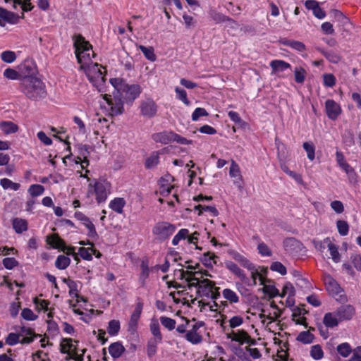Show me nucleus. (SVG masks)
Instances as JSON below:
<instances>
[{"label":"nucleus","instance_id":"nucleus-1","mask_svg":"<svg viewBox=\"0 0 361 361\" xmlns=\"http://www.w3.org/2000/svg\"><path fill=\"white\" fill-rule=\"evenodd\" d=\"M182 277L188 281L190 288H195L200 298L215 299L219 295V288L216 287L214 281L207 279H202V274L198 271H184Z\"/></svg>","mask_w":361,"mask_h":361},{"label":"nucleus","instance_id":"nucleus-2","mask_svg":"<svg viewBox=\"0 0 361 361\" xmlns=\"http://www.w3.org/2000/svg\"><path fill=\"white\" fill-rule=\"evenodd\" d=\"M21 91L30 99H39L46 95L45 85L43 82L35 76H26L21 80Z\"/></svg>","mask_w":361,"mask_h":361},{"label":"nucleus","instance_id":"nucleus-3","mask_svg":"<svg viewBox=\"0 0 361 361\" xmlns=\"http://www.w3.org/2000/svg\"><path fill=\"white\" fill-rule=\"evenodd\" d=\"M75 52L80 68L84 69L94 63L91 58L94 56L92 46L81 35L75 36L73 39Z\"/></svg>","mask_w":361,"mask_h":361},{"label":"nucleus","instance_id":"nucleus-4","mask_svg":"<svg viewBox=\"0 0 361 361\" xmlns=\"http://www.w3.org/2000/svg\"><path fill=\"white\" fill-rule=\"evenodd\" d=\"M110 83L114 91H116L126 100L133 101L142 92L141 87L139 85H128L121 78H111Z\"/></svg>","mask_w":361,"mask_h":361},{"label":"nucleus","instance_id":"nucleus-5","mask_svg":"<svg viewBox=\"0 0 361 361\" xmlns=\"http://www.w3.org/2000/svg\"><path fill=\"white\" fill-rule=\"evenodd\" d=\"M104 68L97 63L89 65L83 69L86 76L92 85L99 92L104 93L106 92V83L105 75L102 69Z\"/></svg>","mask_w":361,"mask_h":361},{"label":"nucleus","instance_id":"nucleus-6","mask_svg":"<svg viewBox=\"0 0 361 361\" xmlns=\"http://www.w3.org/2000/svg\"><path fill=\"white\" fill-rule=\"evenodd\" d=\"M111 185L106 180L95 181L88 186L89 194H94L97 202L99 204L106 200L110 193Z\"/></svg>","mask_w":361,"mask_h":361},{"label":"nucleus","instance_id":"nucleus-7","mask_svg":"<svg viewBox=\"0 0 361 361\" xmlns=\"http://www.w3.org/2000/svg\"><path fill=\"white\" fill-rule=\"evenodd\" d=\"M225 334L226 338L230 341V343H236L239 345L253 343V341L248 333L243 329H227Z\"/></svg>","mask_w":361,"mask_h":361},{"label":"nucleus","instance_id":"nucleus-8","mask_svg":"<svg viewBox=\"0 0 361 361\" xmlns=\"http://www.w3.org/2000/svg\"><path fill=\"white\" fill-rule=\"evenodd\" d=\"M202 322H195L190 324L187 321L188 330L185 335V338L192 344H198L202 341V336L199 331L200 329L203 326Z\"/></svg>","mask_w":361,"mask_h":361},{"label":"nucleus","instance_id":"nucleus-9","mask_svg":"<svg viewBox=\"0 0 361 361\" xmlns=\"http://www.w3.org/2000/svg\"><path fill=\"white\" fill-rule=\"evenodd\" d=\"M47 243L54 248L66 252L68 255H72L75 261H79V254L75 252V248L73 247H67L64 240L57 234H52L47 236Z\"/></svg>","mask_w":361,"mask_h":361},{"label":"nucleus","instance_id":"nucleus-10","mask_svg":"<svg viewBox=\"0 0 361 361\" xmlns=\"http://www.w3.org/2000/svg\"><path fill=\"white\" fill-rule=\"evenodd\" d=\"M176 230V227L168 222L157 223L152 229V233L156 239L163 241L171 235Z\"/></svg>","mask_w":361,"mask_h":361},{"label":"nucleus","instance_id":"nucleus-11","mask_svg":"<svg viewBox=\"0 0 361 361\" xmlns=\"http://www.w3.org/2000/svg\"><path fill=\"white\" fill-rule=\"evenodd\" d=\"M199 235L200 233L197 231H195L194 233L190 234L188 229L182 228L173 237L172 240V244L173 245H177L181 240L186 239L188 244H192L195 245L196 249L200 250L201 248L199 247L197 245Z\"/></svg>","mask_w":361,"mask_h":361},{"label":"nucleus","instance_id":"nucleus-12","mask_svg":"<svg viewBox=\"0 0 361 361\" xmlns=\"http://www.w3.org/2000/svg\"><path fill=\"white\" fill-rule=\"evenodd\" d=\"M114 98H112L111 95L106 94L104 92V99L106 102L109 106L111 108V114L113 115H118L122 114L123 106L122 99L123 97H121V94L116 93L115 94V91L114 90Z\"/></svg>","mask_w":361,"mask_h":361},{"label":"nucleus","instance_id":"nucleus-13","mask_svg":"<svg viewBox=\"0 0 361 361\" xmlns=\"http://www.w3.org/2000/svg\"><path fill=\"white\" fill-rule=\"evenodd\" d=\"M140 109L141 115L147 118L154 117L157 112V105L151 98L142 100Z\"/></svg>","mask_w":361,"mask_h":361},{"label":"nucleus","instance_id":"nucleus-14","mask_svg":"<svg viewBox=\"0 0 361 361\" xmlns=\"http://www.w3.org/2000/svg\"><path fill=\"white\" fill-rule=\"evenodd\" d=\"M78 341L71 338H63L60 343V351L68 355V359L78 356L76 352Z\"/></svg>","mask_w":361,"mask_h":361},{"label":"nucleus","instance_id":"nucleus-15","mask_svg":"<svg viewBox=\"0 0 361 361\" xmlns=\"http://www.w3.org/2000/svg\"><path fill=\"white\" fill-rule=\"evenodd\" d=\"M74 216L77 220L80 221L82 224V225H84L87 228L88 231L87 235L89 237L92 238H95L97 237L98 235L96 231L94 225L87 216H86L81 212H76Z\"/></svg>","mask_w":361,"mask_h":361},{"label":"nucleus","instance_id":"nucleus-16","mask_svg":"<svg viewBox=\"0 0 361 361\" xmlns=\"http://www.w3.org/2000/svg\"><path fill=\"white\" fill-rule=\"evenodd\" d=\"M269 66L271 68V75L279 78L283 77L282 73L290 68V65L283 60H272Z\"/></svg>","mask_w":361,"mask_h":361},{"label":"nucleus","instance_id":"nucleus-17","mask_svg":"<svg viewBox=\"0 0 361 361\" xmlns=\"http://www.w3.org/2000/svg\"><path fill=\"white\" fill-rule=\"evenodd\" d=\"M341 322L350 320L355 314V307L349 304L343 305L335 311Z\"/></svg>","mask_w":361,"mask_h":361},{"label":"nucleus","instance_id":"nucleus-18","mask_svg":"<svg viewBox=\"0 0 361 361\" xmlns=\"http://www.w3.org/2000/svg\"><path fill=\"white\" fill-rule=\"evenodd\" d=\"M21 344H30L36 338L41 337L40 334H35L32 329L28 327L22 326L18 332Z\"/></svg>","mask_w":361,"mask_h":361},{"label":"nucleus","instance_id":"nucleus-19","mask_svg":"<svg viewBox=\"0 0 361 361\" xmlns=\"http://www.w3.org/2000/svg\"><path fill=\"white\" fill-rule=\"evenodd\" d=\"M327 116L331 120H336L341 113L340 105L333 99H327L325 102Z\"/></svg>","mask_w":361,"mask_h":361},{"label":"nucleus","instance_id":"nucleus-20","mask_svg":"<svg viewBox=\"0 0 361 361\" xmlns=\"http://www.w3.org/2000/svg\"><path fill=\"white\" fill-rule=\"evenodd\" d=\"M324 283L326 286V290L332 296L338 295L342 289L337 281L333 279L330 275H326L324 277Z\"/></svg>","mask_w":361,"mask_h":361},{"label":"nucleus","instance_id":"nucleus-21","mask_svg":"<svg viewBox=\"0 0 361 361\" xmlns=\"http://www.w3.org/2000/svg\"><path fill=\"white\" fill-rule=\"evenodd\" d=\"M251 269H247L250 271V276L252 280V283L251 285L256 286L257 285V279H258L259 281V283L264 284L265 278L264 277V274L266 273V270L264 267H257L253 263L251 264Z\"/></svg>","mask_w":361,"mask_h":361},{"label":"nucleus","instance_id":"nucleus-22","mask_svg":"<svg viewBox=\"0 0 361 361\" xmlns=\"http://www.w3.org/2000/svg\"><path fill=\"white\" fill-rule=\"evenodd\" d=\"M229 175L233 178L234 184L240 189L243 188V178L240 173V169L238 164L234 161H231L229 170Z\"/></svg>","mask_w":361,"mask_h":361},{"label":"nucleus","instance_id":"nucleus-23","mask_svg":"<svg viewBox=\"0 0 361 361\" xmlns=\"http://www.w3.org/2000/svg\"><path fill=\"white\" fill-rule=\"evenodd\" d=\"M142 307L143 305L142 302H138L136 305V307L132 313L130 321L128 322L129 331L134 332L136 330L137 322L142 313Z\"/></svg>","mask_w":361,"mask_h":361},{"label":"nucleus","instance_id":"nucleus-24","mask_svg":"<svg viewBox=\"0 0 361 361\" xmlns=\"http://www.w3.org/2000/svg\"><path fill=\"white\" fill-rule=\"evenodd\" d=\"M242 345H243L236 343H230L229 348L231 351L242 361H252L247 353V347L242 348Z\"/></svg>","mask_w":361,"mask_h":361},{"label":"nucleus","instance_id":"nucleus-25","mask_svg":"<svg viewBox=\"0 0 361 361\" xmlns=\"http://www.w3.org/2000/svg\"><path fill=\"white\" fill-rule=\"evenodd\" d=\"M322 322L327 329H334L341 322L335 311L326 312L324 315Z\"/></svg>","mask_w":361,"mask_h":361},{"label":"nucleus","instance_id":"nucleus-26","mask_svg":"<svg viewBox=\"0 0 361 361\" xmlns=\"http://www.w3.org/2000/svg\"><path fill=\"white\" fill-rule=\"evenodd\" d=\"M18 20V16L0 7V26H4L6 23L14 24Z\"/></svg>","mask_w":361,"mask_h":361},{"label":"nucleus","instance_id":"nucleus-27","mask_svg":"<svg viewBox=\"0 0 361 361\" xmlns=\"http://www.w3.org/2000/svg\"><path fill=\"white\" fill-rule=\"evenodd\" d=\"M173 133L172 131L159 132L153 134L152 137L155 142L167 145L173 142Z\"/></svg>","mask_w":361,"mask_h":361},{"label":"nucleus","instance_id":"nucleus-28","mask_svg":"<svg viewBox=\"0 0 361 361\" xmlns=\"http://www.w3.org/2000/svg\"><path fill=\"white\" fill-rule=\"evenodd\" d=\"M224 323L227 324L225 326V331L235 330V329L240 326L244 323V319L240 315H235L229 318L228 319H224Z\"/></svg>","mask_w":361,"mask_h":361},{"label":"nucleus","instance_id":"nucleus-29","mask_svg":"<svg viewBox=\"0 0 361 361\" xmlns=\"http://www.w3.org/2000/svg\"><path fill=\"white\" fill-rule=\"evenodd\" d=\"M78 254L85 260L90 261L92 259V255H94L97 258L101 257V253L92 247H80L78 249Z\"/></svg>","mask_w":361,"mask_h":361},{"label":"nucleus","instance_id":"nucleus-30","mask_svg":"<svg viewBox=\"0 0 361 361\" xmlns=\"http://www.w3.org/2000/svg\"><path fill=\"white\" fill-rule=\"evenodd\" d=\"M12 226L17 233H22L28 228L27 221L21 218H14L12 221Z\"/></svg>","mask_w":361,"mask_h":361},{"label":"nucleus","instance_id":"nucleus-31","mask_svg":"<svg viewBox=\"0 0 361 361\" xmlns=\"http://www.w3.org/2000/svg\"><path fill=\"white\" fill-rule=\"evenodd\" d=\"M126 201L122 197H116L109 202V207L118 214H122Z\"/></svg>","mask_w":361,"mask_h":361},{"label":"nucleus","instance_id":"nucleus-32","mask_svg":"<svg viewBox=\"0 0 361 361\" xmlns=\"http://www.w3.org/2000/svg\"><path fill=\"white\" fill-rule=\"evenodd\" d=\"M230 255L232 259L239 263L242 267L245 269H251L252 262H250L245 256L242 255L236 251H231Z\"/></svg>","mask_w":361,"mask_h":361},{"label":"nucleus","instance_id":"nucleus-33","mask_svg":"<svg viewBox=\"0 0 361 361\" xmlns=\"http://www.w3.org/2000/svg\"><path fill=\"white\" fill-rule=\"evenodd\" d=\"M301 243L294 238H287L283 241L285 249L289 252L300 250Z\"/></svg>","mask_w":361,"mask_h":361},{"label":"nucleus","instance_id":"nucleus-34","mask_svg":"<svg viewBox=\"0 0 361 361\" xmlns=\"http://www.w3.org/2000/svg\"><path fill=\"white\" fill-rule=\"evenodd\" d=\"M159 163V152H153L148 157L145 162V166L147 169L155 168Z\"/></svg>","mask_w":361,"mask_h":361},{"label":"nucleus","instance_id":"nucleus-35","mask_svg":"<svg viewBox=\"0 0 361 361\" xmlns=\"http://www.w3.org/2000/svg\"><path fill=\"white\" fill-rule=\"evenodd\" d=\"M141 272L139 276V281L142 286H145L146 284V280L149 275V269L147 261H142L140 264Z\"/></svg>","mask_w":361,"mask_h":361},{"label":"nucleus","instance_id":"nucleus-36","mask_svg":"<svg viewBox=\"0 0 361 361\" xmlns=\"http://www.w3.org/2000/svg\"><path fill=\"white\" fill-rule=\"evenodd\" d=\"M125 348L121 343L118 342L111 344L109 347V352L114 358H118L124 353Z\"/></svg>","mask_w":361,"mask_h":361},{"label":"nucleus","instance_id":"nucleus-37","mask_svg":"<svg viewBox=\"0 0 361 361\" xmlns=\"http://www.w3.org/2000/svg\"><path fill=\"white\" fill-rule=\"evenodd\" d=\"M222 295L224 298L228 301L231 304L238 303L240 300V298L237 293L230 288L224 289L222 290Z\"/></svg>","mask_w":361,"mask_h":361},{"label":"nucleus","instance_id":"nucleus-38","mask_svg":"<svg viewBox=\"0 0 361 361\" xmlns=\"http://www.w3.org/2000/svg\"><path fill=\"white\" fill-rule=\"evenodd\" d=\"M149 329L154 339L162 341V335L160 331V326L157 319H153L149 324Z\"/></svg>","mask_w":361,"mask_h":361},{"label":"nucleus","instance_id":"nucleus-39","mask_svg":"<svg viewBox=\"0 0 361 361\" xmlns=\"http://www.w3.org/2000/svg\"><path fill=\"white\" fill-rule=\"evenodd\" d=\"M0 185L4 190H11L13 191H17L20 188V184L18 183H14L11 180L4 178L0 180Z\"/></svg>","mask_w":361,"mask_h":361},{"label":"nucleus","instance_id":"nucleus-40","mask_svg":"<svg viewBox=\"0 0 361 361\" xmlns=\"http://www.w3.org/2000/svg\"><path fill=\"white\" fill-rule=\"evenodd\" d=\"M0 129L6 134L16 133L18 127L11 121H2L0 123Z\"/></svg>","mask_w":361,"mask_h":361},{"label":"nucleus","instance_id":"nucleus-41","mask_svg":"<svg viewBox=\"0 0 361 361\" xmlns=\"http://www.w3.org/2000/svg\"><path fill=\"white\" fill-rule=\"evenodd\" d=\"M71 263V259L63 255H59L55 261V266L57 269L63 270L66 269Z\"/></svg>","mask_w":361,"mask_h":361},{"label":"nucleus","instance_id":"nucleus-42","mask_svg":"<svg viewBox=\"0 0 361 361\" xmlns=\"http://www.w3.org/2000/svg\"><path fill=\"white\" fill-rule=\"evenodd\" d=\"M139 49L142 51L147 59L152 62L156 61L157 56L154 54V49L152 47H145L143 45H140Z\"/></svg>","mask_w":361,"mask_h":361},{"label":"nucleus","instance_id":"nucleus-43","mask_svg":"<svg viewBox=\"0 0 361 361\" xmlns=\"http://www.w3.org/2000/svg\"><path fill=\"white\" fill-rule=\"evenodd\" d=\"M161 342V341H158L157 339L154 338H151L148 341L147 345V353L148 357H152L156 355L157 350V345Z\"/></svg>","mask_w":361,"mask_h":361},{"label":"nucleus","instance_id":"nucleus-44","mask_svg":"<svg viewBox=\"0 0 361 361\" xmlns=\"http://www.w3.org/2000/svg\"><path fill=\"white\" fill-rule=\"evenodd\" d=\"M121 329L120 322L118 320L112 319L109 322L107 326V332L110 336H116Z\"/></svg>","mask_w":361,"mask_h":361},{"label":"nucleus","instance_id":"nucleus-45","mask_svg":"<svg viewBox=\"0 0 361 361\" xmlns=\"http://www.w3.org/2000/svg\"><path fill=\"white\" fill-rule=\"evenodd\" d=\"M195 209L199 211V215H201L203 212H209L212 216H216L219 214L218 210L214 206L198 204L195 207Z\"/></svg>","mask_w":361,"mask_h":361},{"label":"nucleus","instance_id":"nucleus-46","mask_svg":"<svg viewBox=\"0 0 361 361\" xmlns=\"http://www.w3.org/2000/svg\"><path fill=\"white\" fill-rule=\"evenodd\" d=\"M336 160L340 167L345 171L346 173H350L353 169L350 165L345 161L344 156L340 152H336Z\"/></svg>","mask_w":361,"mask_h":361},{"label":"nucleus","instance_id":"nucleus-47","mask_svg":"<svg viewBox=\"0 0 361 361\" xmlns=\"http://www.w3.org/2000/svg\"><path fill=\"white\" fill-rule=\"evenodd\" d=\"M306 314L305 310H300L299 308L294 310L292 314L293 321L297 324L305 325L306 319L304 317H301V314Z\"/></svg>","mask_w":361,"mask_h":361},{"label":"nucleus","instance_id":"nucleus-48","mask_svg":"<svg viewBox=\"0 0 361 361\" xmlns=\"http://www.w3.org/2000/svg\"><path fill=\"white\" fill-rule=\"evenodd\" d=\"M314 336L309 331L300 332L297 336V341L304 343L310 344L313 342Z\"/></svg>","mask_w":361,"mask_h":361},{"label":"nucleus","instance_id":"nucleus-49","mask_svg":"<svg viewBox=\"0 0 361 361\" xmlns=\"http://www.w3.org/2000/svg\"><path fill=\"white\" fill-rule=\"evenodd\" d=\"M327 248L329 250L331 258L332 259V260L336 263L339 262L341 260V255L338 252V246L334 244L331 240V242L329 243Z\"/></svg>","mask_w":361,"mask_h":361},{"label":"nucleus","instance_id":"nucleus-50","mask_svg":"<svg viewBox=\"0 0 361 361\" xmlns=\"http://www.w3.org/2000/svg\"><path fill=\"white\" fill-rule=\"evenodd\" d=\"M217 257L212 252H205L202 258V262L207 267H212L214 264L217 263Z\"/></svg>","mask_w":361,"mask_h":361},{"label":"nucleus","instance_id":"nucleus-51","mask_svg":"<svg viewBox=\"0 0 361 361\" xmlns=\"http://www.w3.org/2000/svg\"><path fill=\"white\" fill-rule=\"evenodd\" d=\"M295 295V289L293 285L290 283H287L283 287L281 293H279V296L281 298L288 296V300H292Z\"/></svg>","mask_w":361,"mask_h":361},{"label":"nucleus","instance_id":"nucleus-52","mask_svg":"<svg viewBox=\"0 0 361 361\" xmlns=\"http://www.w3.org/2000/svg\"><path fill=\"white\" fill-rule=\"evenodd\" d=\"M266 282V280L264 281ZM263 286V291L265 294L269 295L271 298L278 296L279 295V290L275 287L274 284H261Z\"/></svg>","mask_w":361,"mask_h":361},{"label":"nucleus","instance_id":"nucleus-53","mask_svg":"<svg viewBox=\"0 0 361 361\" xmlns=\"http://www.w3.org/2000/svg\"><path fill=\"white\" fill-rule=\"evenodd\" d=\"M337 352L343 357H347L352 353V348L348 343L339 344L336 348Z\"/></svg>","mask_w":361,"mask_h":361},{"label":"nucleus","instance_id":"nucleus-54","mask_svg":"<svg viewBox=\"0 0 361 361\" xmlns=\"http://www.w3.org/2000/svg\"><path fill=\"white\" fill-rule=\"evenodd\" d=\"M27 191L32 197H37L44 193V188L39 184H32L29 187Z\"/></svg>","mask_w":361,"mask_h":361},{"label":"nucleus","instance_id":"nucleus-55","mask_svg":"<svg viewBox=\"0 0 361 361\" xmlns=\"http://www.w3.org/2000/svg\"><path fill=\"white\" fill-rule=\"evenodd\" d=\"M17 58L16 54L13 51H4L1 54V59L7 63H11L16 61Z\"/></svg>","mask_w":361,"mask_h":361},{"label":"nucleus","instance_id":"nucleus-56","mask_svg":"<svg viewBox=\"0 0 361 361\" xmlns=\"http://www.w3.org/2000/svg\"><path fill=\"white\" fill-rule=\"evenodd\" d=\"M302 146L307 153V158L310 161H313L315 158V147L313 143L305 142Z\"/></svg>","mask_w":361,"mask_h":361},{"label":"nucleus","instance_id":"nucleus-57","mask_svg":"<svg viewBox=\"0 0 361 361\" xmlns=\"http://www.w3.org/2000/svg\"><path fill=\"white\" fill-rule=\"evenodd\" d=\"M310 355L316 360H321L324 357V352L322 347L319 345H312L310 350Z\"/></svg>","mask_w":361,"mask_h":361},{"label":"nucleus","instance_id":"nucleus-58","mask_svg":"<svg viewBox=\"0 0 361 361\" xmlns=\"http://www.w3.org/2000/svg\"><path fill=\"white\" fill-rule=\"evenodd\" d=\"M175 92L178 99L182 101L187 106L190 105V102L188 99L187 92L185 90L176 87L175 88Z\"/></svg>","mask_w":361,"mask_h":361},{"label":"nucleus","instance_id":"nucleus-59","mask_svg":"<svg viewBox=\"0 0 361 361\" xmlns=\"http://www.w3.org/2000/svg\"><path fill=\"white\" fill-rule=\"evenodd\" d=\"M285 45L291 47L298 51H303L305 49V44L299 41L287 40L283 43Z\"/></svg>","mask_w":361,"mask_h":361},{"label":"nucleus","instance_id":"nucleus-60","mask_svg":"<svg viewBox=\"0 0 361 361\" xmlns=\"http://www.w3.org/2000/svg\"><path fill=\"white\" fill-rule=\"evenodd\" d=\"M336 226L339 234L345 236L348 233L349 226L345 221L338 220L336 222Z\"/></svg>","mask_w":361,"mask_h":361},{"label":"nucleus","instance_id":"nucleus-61","mask_svg":"<svg viewBox=\"0 0 361 361\" xmlns=\"http://www.w3.org/2000/svg\"><path fill=\"white\" fill-rule=\"evenodd\" d=\"M160 322L165 328L170 331L174 329L176 327V321L170 317H161Z\"/></svg>","mask_w":361,"mask_h":361},{"label":"nucleus","instance_id":"nucleus-62","mask_svg":"<svg viewBox=\"0 0 361 361\" xmlns=\"http://www.w3.org/2000/svg\"><path fill=\"white\" fill-rule=\"evenodd\" d=\"M295 80L298 83H303L305 79L306 72L302 68H295L294 70Z\"/></svg>","mask_w":361,"mask_h":361},{"label":"nucleus","instance_id":"nucleus-63","mask_svg":"<svg viewBox=\"0 0 361 361\" xmlns=\"http://www.w3.org/2000/svg\"><path fill=\"white\" fill-rule=\"evenodd\" d=\"M270 269L279 273L281 275H285L287 273L285 266L279 262H273L270 266Z\"/></svg>","mask_w":361,"mask_h":361},{"label":"nucleus","instance_id":"nucleus-64","mask_svg":"<svg viewBox=\"0 0 361 361\" xmlns=\"http://www.w3.org/2000/svg\"><path fill=\"white\" fill-rule=\"evenodd\" d=\"M331 240L329 238H326L323 240H314L313 243L317 250L324 252V250L328 247L329 243H330Z\"/></svg>","mask_w":361,"mask_h":361}]
</instances>
